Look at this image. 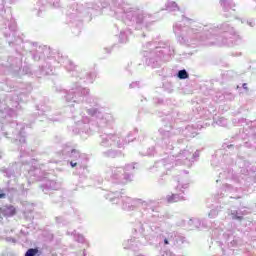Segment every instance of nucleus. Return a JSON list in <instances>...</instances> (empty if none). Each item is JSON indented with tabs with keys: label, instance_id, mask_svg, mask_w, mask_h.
I'll list each match as a JSON object with an SVG mask.
<instances>
[{
	"label": "nucleus",
	"instance_id": "nucleus-1",
	"mask_svg": "<svg viewBox=\"0 0 256 256\" xmlns=\"http://www.w3.org/2000/svg\"><path fill=\"white\" fill-rule=\"evenodd\" d=\"M4 215L6 217H13V215H17V209L14 206H7L4 210Z\"/></svg>",
	"mask_w": 256,
	"mask_h": 256
},
{
	"label": "nucleus",
	"instance_id": "nucleus-2",
	"mask_svg": "<svg viewBox=\"0 0 256 256\" xmlns=\"http://www.w3.org/2000/svg\"><path fill=\"white\" fill-rule=\"evenodd\" d=\"M168 203H177L179 201V196L177 194H171L167 196Z\"/></svg>",
	"mask_w": 256,
	"mask_h": 256
},
{
	"label": "nucleus",
	"instance_id": "nucleus-3",
	"mask_svg": "<svg viewBox=\"0 0 256 256\" xmlns=\"http://www.w3.org/2000/svg\"><path fill=\"white\" fill-rule=\"evenodd\" d=\"M37 253H39V249L38 248H30L25 253V256H35V255H37Z\"/></svg>",
	"mask_w": 256,
	"mask_h": 256
},
{
	"label": "nucleus",
	"instance_id": "nucleus-4",
	"mask_svg": "<svg viewBox=\"0 0 256 256\" xmlns=\"http://www.w3.org/2000/svg\"><path fill=\"white\" fill-rule=\"evenodd\" d=\"M178 77H179V79H188L189 78V74L187 73L186 70H180L178 72Z\"/></svg>",
	"mask_w": 256,
	"mask_h": 256
},
{
	"label": "nucleus",
	"instance_id": "nucleus-5",
	"mask_svg": "<svg viewBox=\"0 0 256 256\" xmlns=\"http://www.w3.org/2000/svg\"><path fill=\"white\" fill-rule=\"evenodd\" d=\"M233 219H238V221H242L243 220V216H233Z\"/></svg>",
	"mask_w": 256,
	"mask_h": 256
},
{
	"label": "nucleus",
	"instance_id": "nucleus-6",
	"mask_svg": "<svg viewBox=\"0 0 256 256\" xmlns=\"http://www.w3.org/2000/svg\"><path fill=\"white\" fill-rule=\"evenodd\" d=\"M5 197H7V195L5 193L0 194V199H5Z\"/></svg>",
	"mask_w": 256,
	"mask_h": 256
},
{
	"label": "nucleus",
	"instance_id": "nucleus-7",
	"mask_svg": "<svg viewBox=\"0 0 256 256\" xmlns=\"http://www.w3.org/2000/svg\"><path fill=\"white\" fill-rule=\"evenodd\" d=\"M71 167H77V163L70 162Z\"/></svg>",
	"mask_w": 256,
	"mask_h": 256
},
{
	"label": "nucleus",
	"instance_id": "nucleus-8",
	"mask_svg": "<svg viewBox=\"0 0 256 256\" xmlns=\"http://www.w3.org/2000/svg\"><path fill=\"white\" fill-rule=\"evenodd\" d=\"M164 244H165V245H169V240L164 239Z\"/></svg>",
	"mask_w": 256,
	"mask_h": 256
}]
</instances>
